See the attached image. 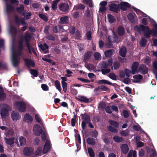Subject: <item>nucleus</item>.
<instances>
[{"mask_svg":"<svg viewBox=\"0 0 157 157\" xmlns=\"http://www.w3.org/2000/svg\"><path fill=\"white\" fill-rule=\"evenodd\" d=\"M39 47L42 51L44 53H47L48 52V46L45 43L40 44L39 45Z\"/></svg>","mask_w":157,"mask_h":157,"instance_id":"11","label":"nucleus"},{"mask_svg":"<svg viewBox=\"0 0 157 157\" xmlns=\"http://www.w3.org/2000/svg\"><path fill=\"white\" fill-rule=\"evenodd\" d=\"M124 72L126 74V76L128 77H129L132 73L128 69H126L124 71Z\"/></svg>","mask_w":157,"mask_h":157,"instance_id":"64","label":"nucleus"},{"mask_svg":"<svg viewBox=\"0 0 157 157\" xmlns=\"http://www.w3.org/2000/svg\"><path fill=\"white\" fill-rule=\"evenodd\" d=\"M90 135L92 136L96 137L98 135V133L95 130L90 132Z\"/></svg>","mask_w":157,"mask_h":157,"instance_id":"63","label":"nucleus"},{"mask_svg":"<svg viewBox=\"0 0 157 157\" xmlns=\"http://www.w3.org/2000/svg\"><path fill=\"white\" fill-rule=\"evenodd\" d=\"M11 117L12 120L15 121H17L21 118L19 113L16 111H13L12 112Z\"/></svg>","mask_w":157,"mask_h":157,"instance_id":"9","label":"nucleus"},{"mask_svg":"<svg viewBox=\"0 0 157 157\" xmlns=\"http://www.w3.org/2000/svg\"><path fill=\"white\" fill-rule=\"evenodd\" d=\"M24 9V7L23 6L21 5L19 7L17 8V11L18 13H21L24 16H25V15L26 13L25 11H23Z\"/></svg>","mask_w":157,"mask_h":157,"instance_id":"28","label":"nucleus"},{"mask_svg":"<svg viewBox=\"0 0 157 157\" xmlns=\"http://www.w3.org/2000/svg\"><path fill=\"white\" fill-rule=\"evenodd\" d=\"M15 21L19 25H20L21 24L24 26L23 27L21 28V30L22 31H25L27 29L26 26L27 24L25 22V20L23 18L19 19L16 16Z\"/></svg>","mask_w":157,"mask_h":157,"instance_id":"6","label":"nucleus"},{"mask_svg":"<svg viewBox=\"0 0 157 157\" xmlns=\"http://www.w3.org/2000/svg\"><path fill=\"white\" fill-rule=\"evenodd\" d=\"M122 82L125 84H128L131 82L130 79L128 78H125L124 79Z\"/></svg>","mask_w":157,"mask_h":157,"instance_id":"51","label":"nucleus"},{"mask_svg":"<svg viewBox=\"0 0 157 157\" xmlns=\"http://www.w3.org/2000/svg\"><path fill=\"white\" fill-rule=\"evenodd\" d=\"M130 5L126 2H121L119 5V8L123 10H127V8L130 7Z\"/></svg>","mask_w":157,"mask_h":157,"instance_id":"16","label":"nucleus"},{"mask_svg":"<svg viewBox=\"0 0 157 157\" xmlns=\"http://www.w3.org/2000/svg\"><path fill=\"white\" fill-rule=\"evenodd\" d=\"M129 131L127 130H123L120 132L121 134L123 136H126L128 135Z\"/></svg>","mask_w":157,"mask_h":157,"instance_id":"49","label":"nucleus"},{"mask_svg":"<svg viewBox=\"0 0 157 157\" xmlns=\"http://www.w3.org/2000/svg\"><path fill=\"white\" fill-rule=\"evenodd\" d=\"M33 120L32 117L29 114H26L24 117V121L28 123H30Z\"/></svg>","mask_w":157,"mask_h":157,"instance_id":"18","label":"nucleus"},{"mask_svg":"<svg viewBox=\"0 0 157 157\" xmlns=\"http://www.w3.org/2000/svg\"><path fill=\"white\" fill-rule=\"evenodd\" d=\"M114 52V50L113 49H110L105 51L104 52V54L105 57H109L112 56Z\"/></svg>","mask_w":157,"mask_h":157,"instance_id":"27","label":"nucleus"},{"mask_svg":"<svg viewBox=\"0 0 157 157\" xmlns=\"http://www.w3.org/2000/svg\"><path fill=\"white\" fill-rule=\"evenodd\" d=\"M78 100L81 101L85 103H88L89 102V99L86 97L81 96H78Z\"/></svg>","mask_w":157,"mask_h":157,"instance_id":"24","label":"nucleus"},{"mask_svg":"<svg viewBox=\"0 0 157 157\" xmlns=\"http://www.w3.org/2000/svg\"><path fill=\"white\" fill-rule=\"evenodd\" d=\"M108 129L110 132L114 133H117L118 132V131L117 129L111 126H109L108 127Z\"/></svg>","mask_w":157,"mask_h":157,"instance_id":"34","label":"nucleus"},{"mask_svg":"<svg viewBox=\"0 0 157 157\" xmlns=\"http://www.w3.org/2000/svg\"><path fill=\"white\" fill-rule=\"evenodd\" d=\"M31 74L34 76L36 77L38 76V72L34 70H32L31 71Z\"/></svg>","mask_w":157,"mask_h":157,"instance_id":"56","label":"nucleus"},{"mask_svg":"<svg viewBox=\"0 0 157 157\" xmlns=\"http://www.w3.org/2000/svg\"><path fill=\"white\" fill-rule=\"evenodd\" d=\"M33 130V134L36 136H39L43 131L40 126L38 124L34 125Z\"/></svg>","mask_w":157,"mask_h":157,"instance_id":"8","label":"nucleus"},{"mask_svg":"<svg viewBox=\"0 0 157 157\" xmlns=\"http://www.w3.org/2000/svg\"><path fill=\"white\" fill-rule=\"evenodd\" d=\"M4 40L2 39L0 40V48L4 49Z\"/></svg>","mask_w":157,"mask_h":157,"instance_id":"62","label":"nucleus"},{"mask_svg":"<svg viewBox=\"0 0 157 157\" xmlns=\"http://www.w3.org/2000/svg\"><path fill=\"white\" fill-rule=\"evenodd\" d=\"M6 98V94L3 92V88L0 86V101L5 99Z\"/></svg>","mask_w":157,"mask_h":157,"instance_id":"22","label":"nucleus"},{"mask_svg":"<svg viewBox=\"0 0 157 157\" xmlns=\"http://www.w3.org/2000/svg\"><path fill=\"white\" fill-rule=\"evenodd\" d=\"M92 53L91 52H88L86 53L84 55V61H86L90 57Z\"/></svg>","mask_w":157,"mask_h":157,"instance_id":"42","label":"nucleus"},{"mask_svg":"<svg viewBox=\"0 0 157 157\" xmlns=\"http://www.w3.org/2000/svg\"><path fill=\"white\" fill-rule=\"evenodd\" d=\"M55 86L56 89L60 92L61 91L60 84L59 81L56 80L55 82Z\"/></svg>","mask_w":157,"mask_h":157,"instance_id":"36","label":"nucleus"},{"mask_svg":"<svg viewBox=\"0 0 157 157\" xmlns=\"http://www.w3.org/2000/svg\"><path fill=\"white\" fill-rule=\"evenodd\" d=\"M134 29L136 31L139 32L140 33V30L144 32V36L147 38H149L151 34L155 36H156L157 33V25H155L154 29L152 30H150L148 26H145L143 25H140V27L138 26H136Z\"/></svg>","mask_w":157,"mask_h":157,"instance_id":"2","label":"nucleus"},{"mask_svg":"<svg viewBox=\"0 0 157 157\" xmlns=\"http://www.w3.org/2000/svg\"><path fill=\"white\" fill-rule=\"evenodd\" d=\"M41 87L42 90L44 91H47L48 90V87L46 84H42L41 85Z\"/></svg>","mask_w":157,"mask_h":157,"instance_id":"55","label":"nucleus"},{"mask_svg":"<svg viewBox=\"0 0 157 157\" xmlns=\"http://www.w3.org/2000/svg\"><path fill=\"white\" fill-rule=\"evenodd\" d=\"M60 0H55L53 2L52 5V8L54 10H56L57 8V5Z\"/></svg>","mask_w":157,"mask_h":157,"instance_id":"37","label":"nucleus"},{"mask_svg":"<svg viewBox=\"0 0 157 157\" xmlns=\"http://www.w3.org/2000/svg\"><path fill=\"white\" fill-rule=\"evenodd\" d=\"M87 68L90 70H92L94 68V65L91 64H88L86 66Z\"/></svg>","mask_w":157,"mask_h":157,"instance_id":"59","label":"nucleus"},{"mask_svg":"<svg viewBox=\"0 0 157 157\" xmlns=\"http://www.w3.org/2000/svg\"><path fill=\"white\" fill-rule=\"evenodd\" d=\"M23 40L21 39L19 40L18 44L15 48H12V61L14 67H17L20 63V56L22 55L23 48Z\"/></svg>","mask_w":157,"mask_h":157,"instance_id":"1","label":"nucleus"},{"mask_svg":"<svg viewBox=\"0 0 157 157\" xmlns=\"http://www.w3.org/2000/svg\"><path fill=\"white\" fill-rule=\"evenodd\" d=\"M39 16L43 20L47 21L48 20V18L47 16L42 14H39Z\"/></svg>","mask_w":157,"mask_h":157,"instance_id":"48","label":"nucleus"},{"mask_svg":"<svg viewBox=\"0 0 157 157\" xmlns=\"http://www.w3.org/2000/svg\"><path fill=\"white\" fill-rule=\"evenodd\" d=\"M97 83L98 84H107L109 85H112V83L108 81V80L105 79H102L98 81Z\"/></svg>","mask_w":157,"mask_h":157,"instance_id":"29","label":"nucleus"},{"mask_svg":"<svg viewBox=\"0 0 157 157\" xmlns=\"http://www.w3.org/2000/svg\"><path fill=\"white\" fill-rule=\"evenodd\" d=\"M120 148L122 152L124 154H126L128 152L129 148L126 144H123L121 145Z\"/></svg>","mask_w":157,"mask_h":157,"instance_id":"14","label":"nucleus"},{"mask_svg":"<svg viewBox=\"0 0 157 157\" xmlns=\"http://www.w3.org/2000/svg\"><path fill=\"white\" fill-rule=\"evenodd\" d=\"M59 9L62 12L67 13L69 10V5L66 3H62L59 5Z\"/></svg>","mask_w":157,"mask_h":157,"instance_id":"7","label":"nucleus"},{"mask_svg":"<svg viewBox=\"0 0 157 157\" xmlns=\"http://www.w3.org/2000/svg\"><path fill=\"white\" fill-rule=\"evenodd\" d=\"M35 118L36 120L37 121V122L40 123L41 124L42 123V122L41 121V120L40 118V117L38 114H36L35 115Z\"/></svg>","mask_w":157,"mask_h":157,"instance_id":"57","label":"nucleus"},{"mask_svg":"<svg viewBox=\"0 0 157 157\" xmlns=\"http://www.w3.org/2000/svg\"><path fill=\"white\" fill-rule=\"evenodd\" d=\"M113 36L114 39L113 40L115 42H116L117 43L120 41V40L119 39L117 35H116L115 34H114L113 35Z\"/></svg>","mask_w":157,"mask_h":157,"instance_id":"61","label":"nucleus"},{"mask_svg":"<svg viewBox=\"0 0 157 157\" xmlns=\"http://www.w3.org/2000/svg\"><path fill=\"white\" fill-rule=\"evenodd\" d=\"M126 53V49L124 47H122L120 50L119 53L120 55L123 57H125Z\"/></svg>","mask_w":157,"mask_h":157,"instance_id":"23","label":"nucleus"},{"mask_svg":"<svg viewBox=\"0 0 157 157\" xmlns=\"http://www.w3.org/2000/svg\"><path fill=\"white\" fill-rule=\"evenodd\" d=\"M113 139L114 141L117 143H120L122 142L124 139L122 137L118 136H115L113 137Z\"/></svg>","mask_w":157,"mask_h":157,"instance_id":"33","label":"nucleus"},{"mask_svg":"<svg viewBox=\"0 0 157 157\" xmlns=\"http://www.w3.org/2000/svg\"><path fill=\"white\" fill-rule=\"evenodd\" d=\"M26 139L22 136H18L16 138L15 144L18 147L22 146L26 143Z\"/></svg>","mask_w":157,"mask_h":157,"instance_id":"5","label":"nucleus"},{"mask_svg":"<svg viewBox=\"0 0 157 157\" xmlns=\"http://www.w3.org/2000/svg\"><path fill=\"white\" fill-rule=\"evenodd\" d=\"M139 63L137 62H135L132 64V72L133 74H135L136 73L139 72V69L137 70Z\"/></svg>","mask_w":157,"mask_h":157,"instance_id":"15","label":"nucleus"},{"mask_svg":"<svg viewBox=\"0 0 157 157\" xmlns=\"http://www.w3.org/2000/svg\"><path fill=\"white\" fill-rule=\"evenodd\" d=\"M10 33L12 35H16L17 33V31L15 27L14 26H10Z\"/></svg>","mask_w":157,"mask_h":157,"instance_id":"32","label":"nucleus"},{"mask_svg":"<svg viewBox=\"0 0 157 157\" xmlns=\"http://www.w3.org/2000/svg\"><path fill=\"white\" fill-rule=\"evenodd\" d=\"M14 107L15 109L18 110L21 112H25V111L26 105L22 101L16 102L14 104Z\"/></svg>","mask_w":157,"mask_h":157,"instance_id":"4","label":"nucleus"},{"mask_svg":"<svg viewBox=\"0 0 157 157\" xmlns=\"http://www.w3.org/2000/svg\"><path fill=\"white\" fill-rule=\"evenodd\" d=\"M108 19L109 22L111 23H113L115 21V19L113 16L111 14L108 15Z\"/></svg>","mask_w":157,"mask_h":157,"instance_id":"43","label":"nucleus"},{"mask_svg":"<svg viewBox=\"0 0 157 157\" xmlns=\"http://www.w3.org/2000/svg\"><path fill=\"white\" fill-rule=\"evenodd\" d=\"M148 69L144 65H141L140 66L139 68V72L145 74H146L148 71Z\"/></svg>","mask_w":157,"mask_h":157,"instance_id":"17","label":"nucleus"},{"mask_svg":"<svg viewBox=\"0 0 157 157\" xmlns=\"http://www.w3.org/2000/svg\"><path fill=\"white\" fill-rule=\"evenodd\" d=\"M109 7L110 10L113 11L116 13H117L120 10L119 6H118L114 3L111 4L109 5Z\"/></svg>","mask_w":157,"mask_h":157,"instance_id":"13","label":"nucleus"},{"mask_svg":"<svg viewBox=\"0 0 157 157\" xmlns=\"http://www.w3.org/2000/svg\"><path fill=\"white\" fill-rule=\"evenodd\" d=\"M14 134V132L13 130L10 129L7 131L5 133V135L6 137H10L13 136Z\"/></svg>","mask_w":157,"mask_h":157,"instance_id":"30","label":"nucleus"},{"mask_svg":"<svg viewBox=\"0 0 157 157\" xmlns=\"http://www.w3.org/2000/svg\"><path fill=\"white\" fill-rule=\"evenodd\" d=\"M83 117L84 119V121H85V122L87 123H88L89 122L90 118L88 116L86 115H84L83 116Z\"/></svg>","mask_w":157,"mask_h":157,"instance_id":"53","label":"nucleus"},{"mask_svg":"<svg viewBox=\"0 0 157 157\" xmlns=\"http://www.w3.org/2000/svg\"><path fill=\"white\" fill-rule=\"evenodd\" d=\"M61 83L63 91L64 92H66L67 89V83L63 81H62Z\"/></svg>","mask_w":157,"mask_h":157,"instance_id":"50","label":"nucleus"},{"mask_svg":"<svg viewBox=\"0 0 157 157\" xmlns=\"http://www.w3.org/2000/svg\"><path fill=\"white\" fill-rule=\"evenodd\" d=\"M109 122L111 125L114 126L116 128H117L119 124L116 121L110 120L109 121Z\"/></svg>","mask_w":157,"mask_h":157,"instance_id":"38","label":"nucleus"},{"mask_svg":"<svg viewBox=\"0 0 157 157\" xmlns=\"http://www.w3.org/2000/svg\"><path fill=\"white\" fill-rule=\"evenodd\" d=\"M88 151L90 157H94V153L93 151V150L91 148H88Z\"/></svg>","mask_w":157,"mask_h":157,"instance_id":"45","label":"nucleus"},{"mask_svg":"<svg viewBox=\"0 0 157 157\" xmlns=\"http://www.w3.org/2000/svg\"><path fill=\"white\" fill-rule=\"evenodd\" d=\"M26 44L27 47L28 48L29 53L30 54L34 50L33 47L30 45V44L29 43H26Z\"/></svg>","mask_w":157,"mask_h":157,"instance_id":"39","label":"nucleus"},{"mask_svg":"<svg viewBox=\"0 0 157 157\" xmlns=\"http://www.w3.org/2000/svg\"><path fill=\"white\" fill-rule=\"evenodd\" d=\"M109 77L111 79L115 80L117 79V76L113 73H110L109 74Z\"/></svg>","mask_w":157,"mask_h":157,"instance_id":"54","label":"nucleus"},{"mask_svg":"<svg viewBox=\"0 0 157 157\" xmlns=\"http://www.w3.org/2000/svg\"><path fill=\"white\" fill-rule=\"evenodd\" d=\"M123 116L125 118H127L129 116V112L126 110H124L123 111Z\"/></svg>","mask_w":157,"mask_h":157,"instance_id":"58","label":"nucleus"},{"mask_svg":"<svg viewBox=\"0 0 157 157\" xmlns=\"http://www.w3.org/2000/svg\"><path fill=\"white\" fill-rule=\"evenodd\" d=\"M147 40L144 37H142L140 41V43L142 47H144L146 44Z\"/></svg>","mask_w":157,"mask_h":157,"instance_id":"40","label":"nucleus"},{"mask_svg":"<svg viewBox=\"0 0 157 157\" xmlns=\"http://www.w3.org/2000/svg\"><path fill=\"white\" fill-rule=\"evenodd\" d=\"M94 57L97 60H100L101 58L100 54L98 52H95L94 54Z\"/></svg>","mask_w":157,"mask_h":157,"instance_id":"35","label":"nucleus"},{"mask_svg":"<svg viewBox=\"0 0 157 157\" xmlns=\"http://www.w3.org/2000/svg\"><path fill=\"white\" fill-rule=\"evenodd\" d=\"M69 17L67 16L62 17L60 18V22L61 24H67L68 22Z\"/></svg>","mask_w":157,"mask_h":157,"instance_id":"21","label":"nucleus"},{"mask_svg":"<svg viewBox=\"0 0 157 157\" xmlns=\"http://www.w3.org/2000/svg\"><path fill=\"white\" fill-rule=\"evenodd\" d=\"M86 142L88 144L91 145H94L96 143L95 139L91 138H88Z\"/></svg>","mask_w":157,"mask_h":157,"instance_id":"31","label":"nucleus"},{"mask_svg":"<svg viewBox=\"0 0 157 157\" xmlns=\"http://www.w3.org/2000/svg\"><path fill=\"white\" fill-rule=\"evenodd\" d=\"M0 115L1 118H5L9 115L8 109L9 106L6 104H2L0 105Z\"/></svg>","mask_w":157,"mask_h":157,"instance_id":"3","label":"nucleus"},{"mask_svg":"<svg viewBox=\"0 0 157 157\" xmlns=\"http://www.w3.org/2000/svg\"><path fill=\"white\" fill-rule=\"evenodd\" d=\"M143 78L142 76L140 75H135L133 76V78L134 79L132 81L135 83L138 82L140 81Z\"/></svg>","mask_w":157,"mask_h":157,"instance_id":"20","label":"nucleus"},{"mask_svg":"<svg viewBox=\"0 0 157 157\" xmlns=\"http://www.w3.org/2000/svg\"><path fill=\"white\" fill-rule=\"evenodd\" d=\"M98 88L99 89L102 90V91H107L109 90V89L108 88L104 85H101L99 86Z\"/></svg>","mask_w":157,"mask_h":157,"instance_id":"52","label":"nucleus"},{"mask_svg":"<svg viewBox=\"0 0 157 157\" xmlns=\"http://www.w3.org/2000/svg\"><path fill=\"white\" fill-rule=\"evenodd\" d=\"M25 39L26 41V43L30 41L31 36L30 34L28 33L27 32L25 33Z\"/></svg>","mask_w":157,"mask_h":157,"instance_id":"41","label":"nucleus"},{"mask_svg":"<svg viewBox=\"0 0 157 157\" xmlns=\"http://www.w3.org/2000/svg\"><path fill=\"white\" fill-rule=\"evenodd\" d=\"M14 9L12 5H6V11L7 12H9L12 10Z\"/></svg>","mask_w":157,"mask_h":157,"instance_id":"46","label":"nucleus"},{"mask_svg":"<svg viewBox=\"0 0 157 157\" xmlns=\"http://www.w3.org/2000/svg\"><path fill=\"white\" fill-rule=\"evenodd\" d=\"M23 153L27 156L31 155L33 153V149L30 147H25L24 149Z\"/></svg>","mask_w":157,"mask_h":157,"instance_id":"10","label":"nucleus"},{"mask_svg":"<svg viewBox=\"0 0 157 157\" xmlns=\"http://www.w3.org/2000/svg\"><path fill=\"white\" fill-rule=\"evenodd\" d=\"M98 67L101 70L106 68L108 67V65L105 62H102L100 63L98 66Z\"/></svg>","mask_w":157,"mask_h":157,"instance_id":"25","label":"nucleus"},{"mask_svg":"<svg viewBox=\"0 0 157 157\" xmlns=\"http://www.w3.org/2000/svg\"><path fill=\"white\" fill-rule=\"evenodd\" d=\"M117 32L119 35L120 36L123 35L125 33L124 28L121 26L118 27L117 29Z\"/></svg>","mask_w":157,"mask_h":157,"instance_id":"26","label":"nucleus"},{"mask_svg":"<svg viewBox=\"0 0 157 157\" xmlns=\"http://www.w3.org/2000/svg\"><path fill=\"white\" fill-rule=\"evenodd\" d=\"M51 148L50 145V141L48 140H47L46 143L44 145L43 149V152L44 154L47 153Z\"/></svg>","mask_w":157,"mask_h":157,"instance_id":"12","label":"nucleus"},{"mask_svg":"<svg viewBox=\"0 0 157 157\" xmlns=\"http://www.w3.org/2000/svg\"><path fill=\"white\" fill-rule=\"evenodd\" d=\"M42 148L41 147H39L35 152V154L36 155H38L42 153Z\"/></svg>","mask_w":157,"mask_h":157,"instance_id":"47","label":"nucleus"},{"mask_svg":"<svg viewBox=\"0 0 157 157\" xmlns=\"http://www.w3.org/2000/svg\"><path fill=\"white\" fill-rule=\"evenodd\" d=\"M120 66V63L118 62H116L113 64V67L114 69H117Z\"/></svg>","mask_w":157,"mask_h":157,"instance_id":"60","label":"nucleus"},{"mask_svg":"<svg viewBox=\"0 0 157 157\" xmlns=\"http://www.w3.org/2000/svg\"><path fill=\"white\" fill-rule=\"evenodd\" d=\"M83 2L87 4L90 7H93L92 0H84Z\"/></svg>","mask_w":157,"mask_h":157,"instance_id":"44","label":"nucleus"},{"mask_svg":"<svg viewBox=\"0 0 157 157\" xmlns=\"http://www.w3.org/2000/svg\"><path fill=\"white\" fill-rule=\"evenodd\" d=\"M4 140L5 142L7 144L10 145L11 146L14 143L15 138L14 137H12L10 138H7L6 137H5Z\"/></svg>","mask_w":157,"mask_h":157,"instance_id":"19","label":"nucleus"}]
</instances>
